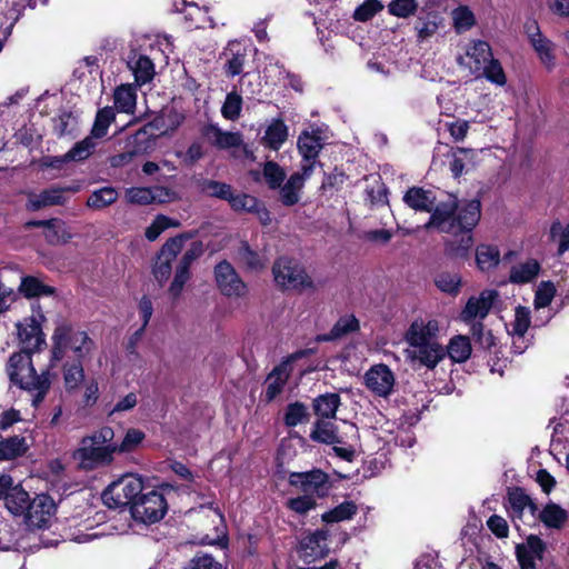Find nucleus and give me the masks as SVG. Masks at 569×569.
I'll use <instances>...</instances> for the list:
<instances>
[{
	"label": "nucleus",
	"instance_id": "18",
	"mask_svg": "<svg viewBox=\"0 0 569 569\" xmlns=\"http://www.w3.org/2000/svg\"><path fill=\"white\" fill-rule=\"evenodd\" d=\"M491 57L492 51L489 43L475 40L468 46L466 56L458 57L457 61L460 66L467 67L476 78H479L480 70H485L483 68Z\"/></svg>",
	"mask_w": 569,
	"mask_h": 569
},
{
	"label": "nucleus",
	"instance_id": "41",
	"mask_svg": "<svg viewBox=\"0 0 569 569\" xmlns=\"http://www.w3.org/2000/svg\"><path fill=\"white\" fill-rule=\"evenodd\" d=\"M119 193L113 187H102L91 192L87 206L94 210H102L118 200Z\"/></svg>",
	"mask_w": 569,
	"mask_h": 569
},
{
	"label": "nucleus",
	"instance_id": "29",
	"mask_svg": "<svg viewBox=\"0 0 569 569\" xmlns=\"http://www.w3.org/2000/svg\"><path fill=\"white\" fill-rule=\"evenodd\" d=\"M403 201L409 208L416 211L431 212L435 206L436 197L430 190H425L419 187H411L405 193Z\"/></svg>",
	"mask_w": 569,
	"mask_h": 569
},
{
	"label": "nucleus",
	"instance_id": "8",
	"mask_svg": "<svg viewBox=\"0 0 569 569\" xmlns=\"http://www.w3.org/2000/svg\"><path fill=\"white\" fill-rule=\"evenodd\" d=\"M214 280L221 295L228 298H244L249 288L240 278L233 266L222 260L214 267Z\"/></svg>",
	"mask_w": 569,
	"mask_h": 569
},
{
	"label": "nucleus",
	"instance_id": "5",
	"mask_svg": "<svg viewBox=\"0 0 569 569\" xmlns=\"http://www.w3.org/2000/svg\"><path fill=\"white\" fill-rule=\"evenodd\" d=\"M276 284L282 290L305 291L315 289L311 277L296 260L281 257L272 267Z\"/></svg>",
	"mask_w": 569,
	"mask_h": 569
},
{
	"label": "nucleus",
	"instance_id": "20",
	"mask_svg": "<svg viewBox=\"0 0 569 569\" xmlns=\"http://www.w3.org/2000/svg\"><path fill=\"white\" fill-rule=\"evenodd\" d=\"M328 532L326 530H316L305 537L300 542V556L306 561H313L327 556L329 548L327 545Z\"/></svg>",
	"mask_w": 569,
	"mask_h": 569
},
{
	"label": "nucleus",
	"instance_id": "2",
	"mask_svg": "<svg viewBox=\"0 0 569 569\" xmlns=\"http://www.w3.org/2000/svg\"><path fill=\"white\" fill-rule=\"evenodd\" d=\"M94 348V341L86 331L61 325L56 328L52 336L50 367H56L57 362L63 359L68 349L74 353L78 361H81L89 357Z\"/></svg>",
	"mask_w": 569,
	"mask_h": 569
},
{
	"label": "nucleus",
	"instance_id": "3",
	"mask_svg": "<svg viewBox=\"0 0 569 569\" xmlns=\"http://www.w3.org/2000/svg\"><path fill=\"white\" fill-rule=\"evenodd\" d=\"M481 217V203L478 199L458 201L456 210V234L461 233L459 242L448 243L447 250L455 257H463L472 246L470 231Z\"/></svg>",
	"mask_w": 569,
	"mask_h": 569
},
{
	"label": "nucleus",
	"instance_id": "17",
	"mask_svg": "<svg viewBox=\"0 0 569 569\" xmlns=\"http://www.w3.org/2000/svg\"><path fill=\"white\" fill-rule=\"evenodd\" d=\"M525 31L528 36V39L537 52L540 61L548 68L551 69L555 67V53H553V43L548 38H546L539 28V24L536 20H528L525 23Z\"/></svg>",
	"mask_w": 569,
	"mask_h": 569
},
{
	"label": "nucleus",
	"instance_id": "40",
	"mask_svg": "<svg viewBox=\"0 0 569 569\" xmlns=\"http://www.w3.org/2000/svg\"><path fill=\"white\" fill-rule=\"evenodd\" d=\"M96 138L91 134L83 140L77 142L64 156L63 159H58L60 162L67 161H83L88 159L97 147Z\"/></svg>",
	"mask_w": 569,
	"mask_h": 569
},
{
	"label": "nucleus",
	"instance_id": "15",
	"mask_svg": "<svg viewBox=\"0 0 569 569\" xmlns=\"http://www.w3.org/2000/svg\"><path fill=\"white\" fill-rule=\"evenodd\" d=\"M20 389L29 392L32 396V406L38 407L48 395L51 387V373L49 369L38 373L33 371L26 373L19 382L16 383Z\"/></svg>",
	"mask_w": 569,
	"mask_h": 569
},
{
	"label": "nucleus",
	"instance_id": "50",
	"mask_svg": "<svg viewBox=\"0 0 569 569\" xmlns=\"http://www.w3.org/2000/svg\"><path fill=\"white\" fill-rule=\"evenodd\" d=\"M20 538L21 532L16 530L12 525L7 522L0 523V550H19L22 547Z\"/></svg>",
	"mask_w": 569,
	"mask_h": 569
},
{
	"label": "nucleus",
	"instance_id": "35",
	"mask_svg": "<svg viewBox=\"0 0 569 569\" xmlns=\"http://www.w3.org/2000/svg\"><path fill=\"white\" fill-rule=\"evenodd\" d=\"M288 138V127L281 119H274L267 127L262 141L272 150H279Z\"/></svg>",
	"mask_w": 569,
	"mask_h": 569
},
{
	"label": "nucleus",
	"instance_id": "14",
	"mask_svg": "<svg viewBox=\"0 0 569 569\" xmlns=\"http://www.w3.org/2000/svg\"><path fill=\"white\" fill-rule=\"evenodd\" d=\"M458 201L456 198H449L446 202L438 203L429 221L425 224L426 229L436 228L441 232L456 234V210Z\"/></svg>",
	"mask_w": 569,
	"mask_h": 569
},
{
	"label": "nucleus",
	"instance_id": "37",
	"mask_svg": "<svg viewBox=\"0 0 569 569\" xmlns=\"http://www.w3.org/2000/svg\"><path fill=\"white\" fill-rule=\"evenodd\" d=\"M237 258L251 271H260L266 267L264 258L253 250L247 241H240L237 248Z\"/></svg>",
	"mask_w": 569,
	"mask_h": 569
},
{
	"label": "nucleus",
	"instance_id": "58",
	"mask_svg": "<svg viewBox=\"0 0 569 569\" xmlns=\"http://www.w3.org/2000/svg\"><path fill=\"white\" fill-rule=\"evenodd\" d=\"M242 110V98L236 92L231 91L227 94L226 100L221 107V114L224 119L234 121L239 119Z\"/></svg>",
	"mask_w": 569,
	"mask_h": 569
},
{
	"label": "nucleus",
	"instance_id": "43",
	"mask_svg": "<svg viewBox=\"0 0 569 569\" xmlns=\"http://www.w3.org/2000/svg\"><path fill=\"white\" fill-rule=\"evenodd\" d=\"M311 439L318 442L335 445L339 443L336 426L327 419H318L310 435Z\"/></svg>",
	"mask_w": 569,
	"mask_h": 569
},
{
	"label": "nucleus",
	"instance_id": "25",
	"mask_svg": "<svg viewBox=\"0 0 569 569\" xmlns=\"http://www.w3.org/2000/svg\"><path fill=\"white\" fill-rule=\"evenodd\" d=\"M298 150L306 163L316 164V160L323 147L321 133L318 130L303 131L298 138Z\"/></svg>",
	"mask_w": 569,
	"mask_h": 569
},
{
	"label": "nucleus",
	"instance_id": "26",
	"mask_svg": "<svg viewBox=\"0 0 569 569\" xmlns=\"http://www.w3.org/2000/svg\"><path fill=\"white\" fill-rule=\"evenodd\" d=\"M204 136L213 146L222 150L239 148L243 144L240 132L223 131L216 124H209L204 129Z\"/></svg>",
	"mask_w": 569,
	"mask_h": 569
},
{
	"label": "nucleus",
	"instance_id": "42",
	"mask_svg": "<svg viewBox=\"0 0 569 569\" xmlns=\"http://www.w3.org/2000/svg\"><path fill=\"white\" fill-rule=\"evenodd\" d=\"M19 291L27 298H36L40 296H51L54 288L42 283L38 278L32 276L21 277Z\"/></svg>",
	"mask_w": 569,
	"mask_h": 569
},
{
	"label": "nucleus",
	"instance_id": "60",
	"mask_svg": "<svg viewBox=\"0 0 569 569\" xmlns=\"http://www.w3.org/2000/svg\"><path fill=\"white\" fill-rule=\"evenodd\" d=\"M530 326V312L526 307H517L515 312V320L512 322V336L513 343L516 346V339H523Z\"/></svg>",
	"mask_w": 569,
	"mask_h": 569
},
{
	"label": "nucleus",
	"instance_id": "13",
	"mask_svg": "<svg viewBox=\"0 0 569 569\" xmlns=\"http://www.w3.org/2000/svg\"><path fill=\"white\" fill-rule=\"evenodd\" d=\"M499 298L497 290L487 289L480 292L478 297H471L467 301L463 310L460 313V319L471 325L472 322L481 321L488 316L491 308Z\"/></svg>",
	"mask_w": 569,
	"mask_h": 569
},
{
	"label": "nucleus",
	"instance_id": "59",
	"mask_svg": "<svg viewBox=\"0 0 569 569\" xmlns=\"http://www.w3.org/2000/svg\"><path fill=\"white\" fill-rule=\"evenodd\" d=\"M485 70H480L479 78L483 77L488 81L497 84V86H503L507 82L506 74L503 72V69L499 62V60L495 59L493 56L490 60L486 63Z\"/></svg>",
	"mask_w": 569,
	"mask_h": 569
},
{
	"label": "nucleus",
	"instance_id": "23",
	"mask_svg": "<svg viewBox=\"0 0 569 569\" xmlns=\"http://www.w3.org/2000/svg\"><path fill=\"white\" fill-rule=\"evenodd\" d=\"M438 331L439 325L436 320H415L406 332L405 339L409 347L421 346V343L436 341Z\"/></svg>",
	"mask_w": 569,
	"mask_h": 569
},
{
	"label": "nucleus",
	"instance_id": "4",
	"mask_svg": "<svg viewBox=\"0 0 569 569\" xmlns=\"http://www.w3.org/2000/svg\"><path fill=\"white\" fill-rule=\"evenodd\" d=\"M144 491L143 480L137 475H124L111 482L102 492L103 503L111 509L129 507L131 509Z\"/></svg>",
	"mask_w": 569,
	"mask_h": 569
},
{
	"label": "nucleus",
	"instance_id": "11",
	"mask_svg": "<svg viewBox=\"0 0 569 569\" xmlns=\"http://www.w3.org/2000/svg\"><path fill=\"white\" fill-rule=\"evenodd\" d=\"M43 320L44 316L38 311L17 323L21 350L32 353L39 351L46 345L44 335L41 329V322Z\"/></svg>",
	"mask_w": 569,
	"mask_h": 569
},
{
	"label": "nucleus",
	"instance_id": "53",
	"mask_svg": "<svg viewBox=\"0 0 569 569\" xmlns=\"http://www.w3.org/2000/svg\"><path fill=\"white\" fill-rule=\"evenodd\" d=\"M53 131L58 137L74 133L78 128V118L70 111H63L52 119Z\"/></svg>",
	"mask_w": 569,
	"mask_h": 569
},
{
	"label": "nucleus",
	"instance_id": "21",
	"mask_svg": "<svg viewBox=\"0 0 569 569\" xmlns=\"http://www.w3.org/2000/svg\"><path fill=\"white\" fill-rule=\"evenodd\" d=\"M224 60L223 69L228 77L242 73L248 57V49L238 41H230L221 54Z\"/></svg>",
	"mask_w": 569,
	"mask_h": 569
},
{
	"label": "nucleus",
	"instance_id": "24",
	"mask_svg": "<svg viewBox=\"0 0 569 569\" xmlns=\"http://www.w3.org/2000/svg\"><path fill=\"white\" fill-rule=\"evenodd\" d=\"M290 377L289 363L283 361L276 366L266 379L267 388L264 392L268 402L274 400L282 391Z\"/></svg>",
	"mask_w": 569,
	"mask_h": 569
},
{
	"label": "nucleus",
	"instance_id": "54",
	"mask_svg": "<svg viewBox=\"0 0 569 569\" xmlns=\"http://www.w3.org/2000/svg\"><path fill=\"white\" fill-rule=\"evenodd\" d=\"M84 379V370L81 365V361L77 363L63 366V380L64 387L68 392L74 391L79 388V386L83 382Z\"/></svg>",
	"mask_w": 569,
	"mask_h": 569
},
{
	"label": "nucleus",
	"instance_id": "28",
	"mask_svg": "<svg viewBox=\"0 0 569 569\" xmlns=\"http://www.w3.org/2000/svg\"><path fill=\"white\" fill-rule=\"evenodd\" d=\"M33 371L31 353L24 350L13 353L7 363V373L12 383L19 382L26 373Z\"/></svg>",
	"mask_w": 569,
	"mask_h": 569
},
{
	"label": "nucleus",
	"instance_id": "45",
	"mask_svg": "<svg viewBox=\"0 0 569 569\" xmlns=\"http://www.w3.org/2000/svg\"><path fill=\"white\" fill-rule=\"evenodd\" d=\"M28 447L26 439L20 436L9 437L0 441V460H11L22 456Z\"/></svg>",
	"mask_w": 569,
	"mask_h": 569
},
{
	"label": "nucleus",
	"instance_id": "9",
	"mask_svg": "<svg viewBox=\"0 0 569 569\" xmlns=\"http://www.w3.org/2000/svg\"><path fill=\"white\" fill-rule=\"evenodd\" d=\"M187 237L183 234L170 238L162 246L152 266V274L162 287L171 276L172 262L181 251Z\"/></svg>",
	"mask_w": 569,
	"mask_h": 569
},
{
	"label": "nucleus",
	"instance_id": "47",
	"mask_svg": "<svg viewBox=\"0 0 569 569\" xmlns=\"http://www.w3.org/2000/svg\"><path fill=\"white\" fill-rule=\"evenodd\" d=\"M540 266L536 260H529L510 270V281L513 283H526L537 277Z\"/></svg>",
	"mask_w": 569,
	"mask_h": 569
},
{
	"label": "nucleus",
	"instance_id": "64",
	"mask_svg": "<svg viewBox=\"0 0 569 569\" xmlns=\"http://www.w3.org/2000/svg\"><path fill=\"white\" fill-rule=\"evenodd\" d=\"M184 569H222V565L211 555L198 552L190 559Z\"/></svg>",
	"mask_w": 569,
	"mask_h": 569
},
{
	"label": "nucleus",
	"instance_id": "27",
	"mask_svg": "<svg viewBox=\"0 0 569 569\" xmlns=\"http://www.w3.org/2000/svg\"><path fill=\"white\" fill-rule=\"evenodd\" d=\"M478 152L473 149L457 148L452 153L450 171L453 178L468 173L477 166Z\"/></svg>",
	"mask_w": 569,
	"mask_h": 569
},
{
	"label": "nucleus",
	"instance_id": "16",
	"mask_svg": "<svg viewBox=\"0 0 569 569\" xmlns=\"http://www.w3.org/2000/svg\"><path fill=\"white\" fill-rule=\"evenodd\" d=\"M365 385L375 395L387 398L395 387L393 372L383 363L372 366L365 373Z\"/></svg>",
	"mask_w": 569,
	"mask_h": 569
},
{
	"label": "nucleus",
	"instance_id": "39",
	"mask_svg": "<svg viewBox=\"0 0 569 569\" xmlns=\"http://www.w3.org/2000/svg\"><path fill=\"white\" fill-rule=\"evenodd\" d=\"M114 106L119 112L133 113L137 102L136 90L130 84H122L114 90Z\"/></svg>",
	"mask_w": 569,
	"mask_h": 569
},
{
	"label": "nucleus",
	"instance_id": "34",
	"mask_svg": "<svg viewBox=\"0 0 569 569\" xmlns=\"http://www.w3.org/2000/svg\"><path fill=\"white\" fill-rule=\"evenodd\" d=\"M62 189L52 188L43 190L39 194L31 193L29 196L27 208L31 211H37L41 208L63 203Z\"/></svg>",
	"mask_w": 569,
	"mask_h": 569
},
{
	"label": "nucleus",
	"instance_id": "52",
	"mask_svg": "<svg viewBox=\"0 0 569 569\" xmlns=\"http://www.w3.org/2000/svg\"><path fill=\"white\" fill-rule=\"evenodd\" d=\"M52 224L47 226L44 238L48 243L57 246L67 243L71 238V233L67 230L64 222L59 219H51Z\"/></svg>",
	"mask_w": 569,
	"mask_h": 569
},
{
	"label": "nucleus",
	"instance_id": "31",
	"mask_svg": "<svg viewBox=\"0 0 569 569\" xmlns=\"http://www.w3.org/2000/svg\"><path fill=\"white\" fill-rule=\"evenodd\" d=\"M340 405V396L335 392L320 395L312 402L313 411L320 419H335Z\"/></svg>",
	"mask_w": 569,
	"mask_h": 569
},
{
	"label": "nucleus",
	"instance_id": "7",
	"mask_svg": "<svg viewBox=\"0 0 569 569\" xmlns=\"http://www.w3.org/2000/svg\"><path fill=\"white\" fill-rule=\"evenodd\" d=\"M168 503L162 492L158 490L143 491L133 502L130 513L132 518L144 525L160 521L167 513Z\"/></svg>",
	"mask_w": 569,
	"mask_h": 569
},
{
	"label": "nucleus",
	"instance_id": "63",
	"mask_svg": "<svg viewBox=\"0 0 569 569\" xmlns=\"http://www.w3.org/2000/svg\"><path fill=\"white\" fill-rule=\"evenodd\" d=\"M452 19L458 32L467 31L476 23L473 12L465 6L458 7L452 11Z\"/></svg>",
	"mask_w": 569,
	"mask_h": 569
},
{
	"label": "nucleus",
	"instance_id": "61",
	"mask_svg": "<svg viewBox=\"0 0 569 569\" xmlns=\"http://www.w3.org/2000/svg\"><path fill=\"white\" fill-rule=\"evenodd\" d=\"M317 505V499L303 493L295 498H289L286 502V507L289 510L300 516L307 515L309 511L316 509Z\"/></svg>",
	"mask_w": 569,
	"mask_h": 569
},
{
	"label": "nucleus",
	"instance_id": "48",
	"mask_svg": "<svg viewBox=\"0 0 569 569\" xmlns=\"http://www.w3.org/2000/svg\"><path fill=\"white\" fill-rule=\"evenodd\" d=\"M442 23V19L435 12H429L426 18H419L415 27L418 41H425L432 37Z\"/></svg>",
	"mask_w": 569,
	"mask_h": 569
},
{
	"label": "nucleus",
	"instance_id": "1",
	"mask_svg": "<svg viewBox=\"0 0 569 569\" xmlns=\"http://www.w3.org/2000/svg\"><path fill=\"white\" fill-rule=\"evenodd\" d=\"M113 436L114 432L110 427H103L83 437L71 455L77 468L82 471H93L109 466L117 452V445L111 443Z\"/></svg>",
	"mask_w": 569,
	"mask_h": 569
},
{
	"label": "nucleus",
	"instance_id": "22",
	"mask_svg": "<svg viewBox=\"0 0 569 569\" xmlns=\"http://www.w3.org/2000/svg\"><path fill=\"white\" fill-rule=\"evenodd\" d=\"M546 543L538 536H529L525 545L517 547V559L521 569H536V560H541Z\"/></svg>",
	"mask_w": 569,
	"mask_h": 569
},
{
	"label": "nucleus",
	"instance_id": "33",
	"mask_svg": "<svg viewBox=\"0 0 569 569\" xmlns=\"http://www.w3.org/2000/svg\"><path fill=\"white\" fill-rule=\"evenodd\" d=\"M446 350V356L453 362H466L472 352L470 338L468 336L458 335L450 339Z\"/></svg>",
	"mask_w": 569,
	"mask_h": 569
},
{
	"label": "nucleus",
	"instance_id": "57",
	"mask_svg": "<svg viewBox=\"0 0 569 569\" xmlns=\"http://www.w3.org/2000/svg\"><path fill=\"white\" fill-rule=\"evenodd\" d=\"M287 173L277 162L267 161L263 166V178L269 189L276 190L286 181Z\"/></svg>",
	"mask_w": 569,
	"mask_h": 569
},
{
	"label": "nucleus",
	"instance_id": "19",
	"mask_svg": "<svg viewBox=\"0 0 569 569\" xmlns=\"http://www.w3.org/2000/svg\"><path fill=\"white\" fill-rule=\"evenodd\" d=\"M407 353L412 362H418L431 370L446 357L445 348L437 340L421 343V346H412L407 350Z\"/></svg>",
	"mask_w": 569,
	"mask_h": 569
},
{
	"label": "nucleus",
	"instance_id": "62",
	"mask_svg": "<svg viewBox=\"0 0 569 569\" xmlns=\"http://www.w3.org/2000/svg\"><path fill=\"white\" fill-rule=\"evenodd\" d=\"M419 3L417 0H392L388 4V12L398 18H409L418 10Z\"/></svg>",
	"mask_w": 569,
	"mask_h": 569
},
{
	"label": "nucleus",
	"instance_id": "30",
	"mask_svg": "<svg viewBox=\"0 0 569 569\" xmlns=\"http://www.w3.org/2000/svg\"><path fill=\"white\" fill-rule=\"evenodd\" d=\"M31 500L29 493L21 487H11L4 497V505L7 510L13 517H21L26 512L29 501Z\"/></svg>",
	"mask_w": 569,
	"mask_h": 569
},
{
	"label": "nucleus",
	"instance_id": "32",
	"mask_svg": "<svg viewBox=\"0 0 569 569\" xmlns=\"http://www.w3.org/2000/svg\"><path fill=\"white\" fill-rule=\"evenodd\" d=\"M359 329V321L353 315H348L339 318L333 325L332 329L325 335H320L318 341H333L338 340L348 333L355 332Z\"/></svg>",
	"mask_w": 569,
	"mask_h": 569
},
{
	"label": "nucleus",
	"instance_id": "46",
	"mask_svg": "<svg viewBox=\"0 0 569 569\" xmlns=\"http://www.w3.org/2000/svg\"><path fill=\"white\" fill-rule=\"evenodd\" d=\"M114 118L116 113L111 107L98 110L90 134L96 139L103 138L108 133V129Z\"/></svg>",
	"mask_w": 569,
	"mask_h": 569
},
{
	"label": "nucleus",
	"instance_id": "36",
	"mask_svg": "<svg viewBox=\"0 0 569 569\" xmlns=\"http://www.w3.org/2000/svg\"><path fill=\"white\" fill-rule=\"evenodd\" d=\"M509 501L510 513L513 521H516L517 519H521L526 511L529 512L531 518L535 519L536 512L538 511V507L533 503L529 496L521 491L513 492L510 495Z\"/></svg>",
	"mask_w": 569,
	"mask_h": 569
},
{
	"label": "nucleus",
	"instance_id": "12",
	"mask_svg": "<svg viewBox=\"0 0 569 569\" xmlns=\"http://www.w3.org/2000/svg\"><path fill=\"white\" fill-rule=\"evenodd\" d=\"M313 172V163H302L299 171L293 172L279 190V200L286 207H292L300 202L306 181Z\"/></svg>",
	"mask_w": 569,
	"mask_h": 569
},
{
	"label": "nucleus",
	"instance_id": "44",
	"mask_svg": "<svg viewBox=\"0 0 569 569\" xmlns=\"http://www.w3.org/2000/svg\"><path fill=\"white\" fill-rule=\"evenodd\" d=\"M470 336L476 346L480 349L490 351L497 345V338L491 329H487L481 321L472 322L470 325Z\"/></svg>",
	"mask_w": 569,
	"mask_h": 569
},
{
	"label": "nucleus",
	"instance_id": "56",
	"mask_svg": "<svg viewBox=\"0 0 569 569\" xmlns=\"http://www.w3.org/2000/svg\"><path fill=\"white\" fill-rule=\"evenodd\" d=\"M499 250L492 246L481 244L477 248L476 260L481 270H490L499 263Z\"/></svg>",
	"mask_w": 569,
	"mask_h": 569
},
{
	"label": "nucleus",
	"instance_id": "6",
	"mask_svg": "<svg viewBox=\"0 0 569 569\" xmlns=\"http://www.w3.org/2000/svg\"><path fill=\"white\" fill-rule=\"evenodd\" d=\"M288 483L298 492L311 496L317 500L327 498L332 489L329 475L318 468L303 472H290Z\"/></svg>",
	"mask_w": 569,
	"mask_h": 569
},
{
	"label": "nucleus",
	"instance_id": "51",
	"mask_svg": "<svg viewBox=\"0 0 569 569\" xmlns=\"http://www.w3.org/2000/svg\"><path fill=\"white\" fill-rule=\"evenodd\" d=\"M539 519L549 528L559 529L567 519V511L557 505H547L539 513Z\"/></svg>",
	"mask_w": 569,
	"mask_h": 569
},
{
	"label": "nucleus",
	"instance_id": "49",
	"mask_svg": "<svg viewBox=\"0 0 569 569\" xmlns=\"http://www.w3.org/2000/svg\"><path fill=\"white\" fill-rule=\"evenodd\" d=\"M357 510L358 508L353 501H343L333 509L325 512L321 519L327 523L349 520L357 513Z\"/></svg>",
	"mask_w": 569,
	"mask_h": 569
},
{
	"label": "nucleus",
	"instance_id": "38",
	"mask_svg": "<svg viewBox=\"0 0 569 569\" xmlns=\"http://www.w3.org/2000/svg\"><path fill=\"white\" fill-rule=\"evenodd\" d=\"M129 67L134 74L136 82L140 86L150 82L154 77V64L147 56H138L131 59Z\"/></svg>",
	"mask_w": 569,
	"mask_h": 569
},
{
	"label": "nucleus",
	"instance_id": "55",
	"mask_svg": "<svg viewBox=\"0 0 569 569\" xmlns=\"http://www.w3.org/2000/svg\"><path fill=\"white\" fill-rule=\"evenodd\" d=\"M150 148V137L144 129L138 130L128 137L126 141L127 153L130 157L142 154Z\"/></svg>",
	"mask_w": 569,
	"mask_h": 569
},
{
	"label": "nucleus",
	"instance_id": "10",
	"mask_svg": "<svg viewBox=\"0 0 569 569\" xmlns=\"http://www.w3.org/2000/svg\"><path fill=\"white\" fill-rule=\"evenodd\" d=\"M56 511V505L48 495H37L29 501L22 522L30 530L46 529Z\"/></svg>",
	"mask_w": 569,
	"mask_h": 569
}]
</instances>
